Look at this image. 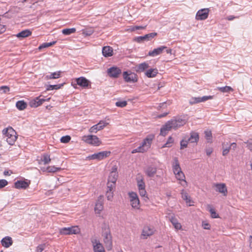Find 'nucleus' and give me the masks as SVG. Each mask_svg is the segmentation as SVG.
Listing matches in <instances>:
<instances>
[{"mask_svg": "<svg viewBox=\"0 0 252 252\" xmlns=\"http://www.w3.org/2000/svg\"><path fill=\"white\" fill-rule=\"evenodd\" d=\"M186 119L182 118H176L168 121L160 129V135L165 136L168 131L173 129H177L179 127L183 126L187 123Z\"/></svg>", "mask_w": 252, "mask_h": 252, "instance_id": "f257e3e1", "label": "nucleus"}, {"mask_svg": "<svg viewBox=\"0 0 252 252\" xmlns=\"http://www.w3.org/2000/svg\"><path fill=\"white\" fill-rule=\"evenodd\" d=\"M102 236L103 237V242L107 250H111L112 248V237L109 226L104 224L102 227Z\"/></svg>", "mask_w": 252, "mask_h": 252, "instance_id": "f03ea898", "label": "nucleus"}, {"mask_svg": "<svg viewBox=\"0 0 252 252\" xmlns=\"http://www.w3.org/2000/svg\"><path fill=\"white\" fill-rule=\"evenodd\" d=\"M153 134H150L142 142V144L135 149L132 151L131 153H144L147 151L151 147L153 140L154 138Z\"/></svg>", "mask_w": 252, "mask_h": 252, "instance_id": "7ed1b4c3", "label": "nucleus"}, {"mask_svg": "<svg viewBox=\"0 0 252 252\" xmlns=\"http://www.w3.org/2000/svg\"><path fill=\"white\" fill-rule=\"evenodd\" d=\"M2 133L7 137L6 141L10 145H14L16 141L17 136L16 131L11 127L4 129L2 130Z\"/></svg>", "mask_w": 252, "mask_h": 252, "instance_id": "20e7f679", "label": "nucleus"}, {"mask_svg": "<svg viewBox=\"0 0 252 252\" xmlns=\"http://www.w3.org/2000/svg\"><path fill=\"white\" fill-rule=\"evenodd\" d=\"M173 163L172 165L173 172L176 175V177L179 180L184 181L185 175L181 170L178 159L177 157H175L173 159Z\"/></svg>", "mask_w": 252, "mask_h": 252, "instance_id": "39448f33", "label": "nucleus"}, {"mask_svg": "<svg viewBox=\"0 0 252 252\" xmlns=\"http://www.w3.org/2000/svg\"><path fill=\"white\" fill-rule=\"evenodd\" d=\"M82 140L86 143L94 146H98L101 144V141L96 135H84L82 137Z\"/></svg>", "mask_w": 252, "mask_h": 252, "instance_id": "423d86ee", "label": "nucleus"}, {"mask_svg": "<svg viewBox=\"0 0 252 252\" xmlns=\"http://www.w3.org/2000/svg\"><path fill=\"white\" fill-rule=\"evenodd\" d=\"M123 76L125 81L127 83H135L138 81L137 75L130 71H124Z\"/></svg>", "mask_w": 252, "mask_h": 252, "instance_id": "0eeeda50", "label": "nucleus"}, {"mask_svg": "<svg viewBox=\"0 0 252 252\" xmlns=\"http://www.w3.org/2000/svg\"><path fill=\"white\" fill-rule=\"evenodd\" d=\"M80 229L78 226H74L69 227H63L60 229V233L62 235H70L79 233Z\"/></svg>", "mask_w": 252, "mask_h": 252, "instance_id": "6e6552de", "label": "nucleus"}, {"mask_svg": "<svg viewBox=\"0 0 252 252\" xmlns=\"http://www.w3.org/2000/svg\"><path fill=\"white\" fill-rule=\"evenodd\" d=\"M209 11V8H203L199 10L196 14L195 19L197 20L206 19L208 17Z\"/></svg>", "mask_w": 252, "mask_h": 252, "instance_id": "1a4fd4ad", "label": "nucleus"}, {"mask_svg": "<svg viewBox=\"0 0 252 252\" xmlns=\"http://www.w3.org/2000/svg\"><path fill=\"white\" fill-rule=\"evenodd\" d=\"M157 32H154L147 34L144 36H137L135 38V41L138 42H142L144 41H150L157 35Z\"/></svg>", "mask_w": 252, "mask_h": 252, "instance_id": "9d476101", "label": "nucleus"}, {"mask_svg": "<svg viewBox=\"0 0 252 252\" xmlns=\"http://www.w3.org/2000/svg\"><path fill=\"white\" fill-rule=\"evenodd\" d=\"M111 152L110 151H102L93 154L92 155L88 157V158L91 159H97L101 160L109 156Z\"/></svg>", "mask_w": 252, "mask_h": 252, "instance_id": "9b49d317", "label": "nucleus"}, {"mask_svg": "<svg viewBox=\"0 0 252 252\" xmlns=\"http://www.w3.org/2000/svg\"><path fill=\"white\" fill-rule=\"evenodd\" d=\"M213 97V96L212 95L203 96L202 97H193L189 100V103L190 105H193L201 102L206 101L209 99H211Z\"/></svg>", "mask_w": 252, "mask_h": 252, "instance_id": "f8f14e48", "label": "nucleus"}, {"mask_svg": "<svg viewBox=\"0 0 252 252\" xmlns=\"http://www.w3.org/2000/svg\"><path fill=\"white\" fill-rule=\"evenodd\" d=\"M108 123L104 121H100L98 124L92 126L89 132L91 133H96L97 131L102 129Z\"/></svg>", "mask_w": 252, "mask_h": 252, "instance_id": "ddd939ff", "label": "nucleus"}, {"mask_svg": "<svg viewBox=\"0 0 252 252\" xmlns=\"http://www.w3.org/2000/svg\"><path fill=\"white\" fill-rule=\"evenodd\" d=\"M154 230L153 228H151L148 226H145L143 227L142 234L141 235V238L146 239L154 234Z\"/></svg>", "mask_w": 252, "mask_h": 252, "instance_id": "4468645a", "label": "nucleus"}, {"mask_svg": "<svg viewBox=\"0 0 252 252\" xmlns=\"http://www.w3.org/2000/svg\"><path fill=\"white\" fill-rule=\"evenodd\" d=\"M107 72L110 77L118 78L121 73V70L117 67L113 66L108 69Z\"/></svg>", "mask_w": 252, "mask_h": 252, "instance_id": "2eb2a0df", "label": "nucleus"}, {"mask_svg": "<svg viewBox=\"0 0 252 252\" xmlns=\"http://www.w3.org/2000/svg\"><path fill=\"white\" fill-rule=\"evenodd\" d=\"M76 84L83 88L88 87L89 86H91L90 82L84 77H80L75 79Z\"/></svg>", "mask_w": 252, "mask_h": 252, "instance_id": "dca6fc26", "label": "nucleus"}, {"mask_svg": "<svg viewBox=\"0 0 252 252\" xmlns=\"http://www.w3.org/2000/svg\"><path fill=\"white\" fill-rule=\"evenodd\" d=\"M93 245V249L94 252H105L102 245L96 239L92 240Z\"/></svg>", "mask_w": 252, "mask_h": 252, "instance_id": "f3484780", "label": "nucleus"}, {"mask_svg": "<svg viewBox=\"0 0 252 252\" xmlns=\"http://www.w3.org/2000/svg\"><path fill=\"white\" fill-rule=\"evenodd\" d=\"M45 99L40 98V96L36 97L31 100L30 102V105L31 107L36 108L41 105Z\"/></svg>", "mask_w": 252, "mask_h": 252, "instance_id": "a211bd4d", "label": "nucleus"}, {"mask_svg": "<svg viewBox=\"0 0 252 252\" xmlns=\"http://www.w3.org/2000/svg\"><path fill=\"white\" fill-rule=\"evenodd\" d=\"M216 187V191L222 193L224 196H226L227 193V189L226 186L224 183H219L215 184Z\"/></svg>", "mask_w": 252, "mask_h": 252, "instance_id": "6ab92c4d", "label": "nucleus"}, {"mask_svg": "<svg viewBox=\"0 0 252 252\" xmlns=\"http://www.w3.org/2000/svg\"><path fill=\"white\" fill-rule=\"evenodd\" d=\"M103 196H99L98 198V200L95 204L94 207V211L96 213L100 214V212L103 209Z\"/></svg>", "mask_w": 252, "mask_h": 252, "instance_id": "aec40b11", "label": "nucleus"}, {"mask_svg": "<svg viewBox=\"0 0 252 252\" xmlns=\"http://www.w3.org/2000/svg\"><path fill=\"white\" fill-rule=\"evenodd\" d=\"M167 47L164 46H161L157 48L154 49L153 51H151L148 53V55L152 57H155L162 54L164 49H166Z\"/></svg>", "mask_w": 252, "mask_h": 252, "instance_id": "412c9836", "label": "nucleus"}, {"mask_svg": "<svg viewBox=\"0 0 252 252\" xmlns=\"http://www.w3.org/2000/svg\"><path fill=\"white\" fill-rule=\"evenodd\" d=\"M157 167L152 166H148L144 169V172L146 175L150 178L153 177L157 173Z\"/></svg>", "mask_w": 252, "mask_h": 252, "instance_id": "4be33fe9", "label": "nucleus"}, {"mask_svg": "<svg viewBox=\"0 0 252 252\" xmlns=\"http://www.w3.org/2000/svg\"><path fill=\"white\" fill-rule=\"evenodd\" d=\"M30 185V183H28L25 181H17L14 183V187L17 189H26Z\"/></svg>", "mask_w": 252, "mask_h": 252, "instance_id": "5701e85b", "label": "nucleus"}, {"mask_svg": "<svg viewBox=\"0 0 252 252\" xmlns=\"http://www.w3.org/2000/svg\"><path fill=\"white\" fill-rule=\"evenodd\" d=\"M149 67V64L145 62L137 64L135 66V71L137 72H142L148 69Z\"/></svg>", "mask_w": 252, "mask_h": 252, "instance_id": "b1692460", "label": "nucleus"}, {"mask_svg": "<svg viewBox=\"0 0 252 252\" xmlns=\"http://www.w3.org/2000/svg\"><path fill=\"white\" fill-rule=\"evenodd\" d=\"M1 243L2 246L7 248L12 245L13 241L10 237L6 236L1 240Z\"/></svg>", "mask_w": 252, "mask_h": 252, "instance_id": "393cba45", "label": "nucleus"}, {"mask_svg": "<svg viewBox=\"0 0 252 252\" xmlns=\"http://www.w3.org/2000/svg\"><path fill=\"white\" fill-rule=\"evenodd\" d=\"M113 50L110 46H105L102 48V53L105 57H111L113 55Z\"/></svg>", "mask_w": 252, "mask_h": 252, "instance_id": "a878e982", "label": "nucleus"}, {"mask_svg": "<svg viewBox=\"0 0 252 252\" xmlns=\"http://www.w3.org/2000/svg\"><path fill=\"white\" fill-rule=\"evenodd\" d=\"M158 73V70L156 68H150L145 72V74L148 78H153L155 77Z\"/></svg>", "mask_w": 252, "mask_h": 252, "instance_id": "bb28decb", "label": "nucleus"}, {"mask_svg": "<svg viewBox=\"0 0 252 252\" xmlns=\"http://www.w3.org/2000/svg\"><path fill=\"white\" fill-rule=\"evenodd\" d=\"M187 138L189 142L196 143L199 140V135L197 132H192L190 133V136Z\"/></svg>", "mask_w": 252, "mask_h": 252, "instance_id": "cd10ccee", "label": "nucleus"}, {"mask_svg": "<svg viewBox=\"0 0 252 252\" xmlns=\"http://www.w3.org/2000/svg\"><path fill=\"white\" fill-rule=\"evenodd\" d=\"M32 34V32L29 30H24L16 34L18 38H25L29 36Z\"/></svg>", "mask_w": 252, "mask_h": 252, "instance_id": "c85d7f7f", "label": "nucleus"}, {"mask_svg": "<svg viewBox=\"0 0 252 252\" xmlns=\"http://www.w3.org/2000/svg\"><path fill=\"white\" fill-rule=\"evenodd\" d=\"M61 73L62 72L60 71L52 73L50 75H46L45 78L47 80L59 78L61 77Z\"/></svg>", "mask_w": 252, "mask_h": 252, "instance_id": "c756f323", "label": "nucleus"}, {"mask_svg": "<svg viewBox=\"0 0 252 252\" xmlns=\"http://www.w3.org/2000/svg\"><path fill=\"white\" fill-rule=\"evenodd\" d=\"M17 108L19 110H23L27 107V104L24 100L18 101L16 103Z\"/></svg>", "mask_w": 252, "mask_h": 252, "instance_id": "7c9ffc66", "label": "nucleus"}, {"mask_svg": "<svg viewBox=\"0 0 252 252\" xmlns=\"http://www.w3.org/2000/svg\"><path fill=\"white\" fill-rule=\"evenodd\" d=\"M117 173L116 171H112L110 172V175L108 177V182H113L114 183H116V182L117 179Z\"/></svg>", "mask_w": 252, "mask_h": 252, "instance_id": "2f4dec72", "label": "nucleus"}, {"mask_svg": "<svg viewBox=\"0 0 252 252\" xmlns=\"http://www.w3.org/2000/svg\"><path fill=\"white\" fill-rule=\"evenodd\" d=\"M171 222L177 230H180L182 228V225L178 222L177 220L174 217H171L170 219Z\"/></svg>", "mask_w": 252, "mask_h": 252, "instance_id": "473e14b6", "label": "nucleus"}, {"mask_svg": "<svg viewBox=\"0 0 252 252\" xmlns=\"http://www.w3.org/2000/svg\"><path fill=\"white\" fill-rule=\"evenodd\" d=\"M207 208L211 213V216L212 218H219V215L217 214L216 212L215 211V210L212 208L211 206L210 205H208Z\"/></svg>", "mask_w": 252, "mask_h": 252, "instance_id": "72a5a7b5", "label": "nucleus"}, {"mask_svg": "<svg viewBox=\"0 0 252 252\" xmlns=\"http://www.w3.org/2000/svg\"><path fill=\"white\" fill-rule=\"evenodd\" d=\"M137 183L138 190L145 189V184L144 182L143 178H137Z\"/></svg>", "mask_w": 252, "mask_h": 252, "instance_id": "f704fd0d", "label": "nucleus"}, {"mask_svg": "<svg viewBox=\"0 0 252 252\" xmlns=\"http://www.w3.org/2000/svg\"><path fill=\"white\" fill-rule=\"evenodd\" d=\"M217 89L222 93H228L233 91V89L231 87L227 86L222 87H218Z\"/></svg>", "mask_w": 252, "mask_h": 252, "instance_id": "c9c22d12", "label": "nucleus"}, {"mask_svg": "<svg viewBox=\"0 0 252 252\" xmlns=\"http://www.w3.org/2000/svg\"><path fill=\"white\" fill-rule=\"evenodd\" d=\"M56 42H57V41H54L53 42H49V43H44L42 44L41 45H40L38 47V49L39 50H41L43 48H47V47L52 46V45L55 44L56 43Z\"/></svg>", "mask_w": 252, "mask_h": 252, "instance_id": "e433bc0d", "label": "nucleus"}, {"mask_svg": "<svg viewBox=\"0 0 252 252\" xmlns=\"http://www.w3.org/2000/svg\"><path fill=\"white\" fill-rule=\"evenodd\" d=\"M63 83L59 85H50L47 86L46 90L47 91L58 90L63 86Z\"/></svg>", "mask_w": 252, "mask_h": 252, "instance_id": "4c0bfd02", "label": "nucleus"}, {"mask_svg": "<svg viewBox=\"0 0 252 252\" xmlns=\"http://www.w3.org/2000/svg\"><path fill=\"white\" fill-rule=\"evenodd\" d=\"M76 31V29L74 28L70 29H65L63 30L62 33L64 35H70L75 32Z\"/></svg>", "mask_w": 252, "mask_h": 252, "instance_id": "58836bf2", "label": "nucleus"}, {"mask_svg": "<svg viewBox=\"0 0 252 252\" xmlns=\"http://www.w3.org/2000/svg\"><path fill=\"white\" fill-rule=\"evenodd\" d=\"M116 187V183H114L113 182H107V190L110 191H113L115 190Z\"/></svg>", "mask_w": 252, "mask_h": 252, "instance_id": "ea45409f", "label": "nucleus"}, {"mask_svg": "<svg viewBox=\"0 0 252 252\" xmlns=\"http://www.w3.org/2000/svg\"><path fill=\"white\" fill-rule=\"evenodd\" d=\"M61 170V167H57L55 166H50L47 167V171L48 172L54 173L59 171Z\"/></svg>", "mask_w": 252, "mask_h": 252, "instance_id": "a19ab883", "label": "nucleus"}, {"mask_svg": "<svg viewBox=\"0 0 252 252\" xmlns=\"http://www.w3.org/2000/svg\"><path fill=\"white\" fill-rule=\"evenodd\" d=\"M173 142L174 139L171 136H169L166 142L161 147V148H163L164 147H171L172 146V144Z\"/></svg>", "mask_w": 252, "mask_h": 252, "instance_id": "79ce46f5", "label": "nucleus"}, {"mask_svg": "<svg viewBox=\"0 0 252 252\" xmlns=\"http://www.w3.org/2000/svg\"><path fill=\"white\" fill-rule=\"evenodd\" d=\"M43 158L41 159L42 161H43L44 164H47L51 161V158L50 156L47 154H44L42 155Z\"/></svg>", "mask_w": 252, "mask_h": 252, "instance_id": "37998d69", "label": "nucleus"}, {"mask_svg": "<svg viewBox=\"0 0 252 252\" xmlns=\"http://www.w3.org/2000/svg\"><path fill=\"white\" fill-rule=\"evenodd\" d=\"M189 142L187 137H185L180 141V149H183L185 148H187Z\"/></svg>", "mask_w": 252, "mask_h": 252, "instance_id": "c03bdc74", "label": "nucleus"}, {"mask_svg": "<svg viewBox=\"0 0 252 252\" xmlns=\"http://www.w3.org/2000/svg\"><path fill=\"white\" fill-rule=\"evenodd\" d=\"M130 203H131V205L133 208H135V209L139 208L140 201H139V198L135 199L133 201H130Z\"/></svg>", "mask_w": 252, "mask_h": 252, "instance_id": "a18cd8bd", "label": "nucleus"}, {"mask_svg": "<svg viewBox=\"0 0 252 252\" xmlns=\"http://www.w3.org/2000/svg\"><path fill=\"white\" fill-rule=\"evenodd\" d=\"M139 194L140 195L144 197V199L145 200V201H147V200L149 199L148 197H147V196L146 195L147 194V192L145 190V189H139Z\"/></svg>", "mask_w": 252, "mask_h": 252, "instance_id": "49530a36", "label": "nucleus"}, {"mask_svg": "<svg viewBox=\"0 0 252 252\" xmlns=\"http://www.w3.org/2000/svg\"><path fill=\"white\" fill-rule=\"evenodd\" d=\"M71 137L69 135L63 136L61 138V142L63 143H67L69 142Z\"/></svg>", "mask_w": 252, "mask_h": 252, "instance_id": "de8ad7c7", "label": "nucleus"}, {"mask_svg": "<svg viewBox=\"0 0 252 252\" xmlns=\"http://www.w3.org/2000/svg\"><path fill=\"white\" fill-rule=\"evenodd\" d=\"M225 143H223L222 144V155L223 156H226L229 152V150L227 149V147H225Z\"/></svg>", "mask_w": 252, "mask_h": 252, "instance_id": "09e8293b", "label": "nucleus"}, {"mask_svg": "<svg viewBox=\"0 0 252 252\" xmlns=\"http://www.w3.org/2000/svg\"><path fill=\"white\" fill-rule=\"evenodd\" d=\"M116 105L119 107H124L127 105L126 101H119L116 102Z\"/></svg>", "mask_w": 252, "mask_h": 252, "instance_id": "8fccbe9b", "label": "nucleus"}, {"mask_svg": "<svg viewBox=\"0 0 252 252\" xmlns=\"http://www.w3.org/2000/svg\"><path fill=\"white\" fill-rule=\"evenodd\" d=\"M128 195L130 198V201L138 198L137 194L134 192H129Z\"/></svg>", "mask_w": 252, "mask_h": 252, "instance_id": "3c124183", "label": "nucleus"}, {"mask_svg": "<svg viewBox=\"0 0 252 252\" xmlns=\"http://www.w3.org/2000/svg\"><path fill=\"white\" fill-rule=\"evenodd\" d=\"M10 90L9 88L7 86H2L0 87V91L2 92V93L5 94L8 92Z\"/></svg>", "mask_w": 252, "mask_h": 252, "instance_id": "603ef678", "label": "nucleus"}, {"mask_svg": "<svg viewBox=\"0 0 252 252\" xmlns=\"http://www.w3.org/2000/svg\"><path fill=\"white\" fill-rule=\"evenodd\" d=\"M106 196L108 200H111L113 197V191L106 190Z\"/></svg>", "mask_w": 252, "mask_h": 252, "instance_id": "864d4df0", "label": "nucleus"}, {"mask_svg": "<svg viewBox=\"0 0 252 252\" xmlns=\"http://www.w3.org/2000/svg\"><path fill=\"white\" fill-rule=\"evenodd\" d=\"M8 184V182L5 179L0 180V189L4 188Z\"/></svg>", "mask_w": 252, "mask_h": 252, "instance_id": "5fc2aeb1", "label": "nucleus"}, {"mask_svg": "<svg viewBox=\"0 0 252 252\" xmlns=\"http://www.w3.org/2000/svg\"><path fill=\"white\" fill-rule=\"evenodd\" d=\"M45 244H42L39 245L36 248V252H42L43 250L45 249Z\"/></svg>", "mask_w": 252, "mask_h": 252, "instance_id": "6e6d98bb", "label": "nucleus"}, {"mask_svg": "<svg viewBox=\"0 0 252 252\" xmlns=\"http://www.w3.org/2000/svg\"><path fill=\"white\" fill-rule=\"evenodd\" d=\"M227 146H229V148H230V149L235 151L237 147V144L236 143L234 142L230 144H228V143H227Z\"/></svg>", "mask_w": 252, "mask_h": 252, "instance_id": "4d7b16f0", "label": "nucleus"}, {"mask_svg": "<svg viewBox=\"0 0 252 252\" xmlns=\"http://www.w3.org/2000/svg\"><path fill=\"white\" fill-rule=\"evenodd\" d=\"M205 137L207 140H210L212 138V132L211 131H205Z\"/></svg>", "mask_w": 252, "mask_h": 252, "instance_id": "13d9d810", "label": "nucleus"}, {"mask_svg": "<svg viewBox=\"0 0 252 252\" xmlns=\"http://www.w3.org/2000/svg\"><path fill=\"white\" fill-rule=\"evenodd\" d=\"M202 226L205 229H210V225L209 223L206 222L205 221L202 222Z\"/></svg>", "mask_w": 252, "mask_h": 252, "instance_id": "bf43d9fd", "label": "nucleus"}, {"mask_svg": "<svg viewBox=\"0 0 252 252\" xmlns=\"http://www.w3.org/2000/svg\"><path fill=\"white\" fill-rule=\"evenodd\" d=\"M247 147L252 152V139L248 141Z\"/></svg>", "mask_w": 252, "mask_h": 252, "instance_id": "052dcab7", "label": "nucleus"}, {"mask_svg": "<svg viewBox=\"0 0 252 252\" xmlns=\"http://www.w3.org/2000/svg\"><path fill=\"white\" fill-rule=\"evenodd\" d=\"M182 197L184 200H187L188 197H189L188 193L184 191V190L182 191Z\"/></svg>", "mask_w": 252, "mask_h": 252, "instance_id": "680f3d73", "label": "nucleus"}, {"mask_svg": "<svg viewBox=\"0 0 252 252\" xmlns=\"http://www.w3.org/2000/svg\"><path fill=\"white\" fill-rule=\"evenodd\" d=\"M6 31L5 26L0 24V34L3 33Z\"/></svg>", "mask_w": 252, "mask_h": 252, "instance_id": "e2e57ef3", "label": "nucleus"}, {"mask_svg": "<svg viewBox=\"0 0 252 252\" xmlns=\"http://www.w3.org/2000/svg\"><path fill=\"white\" fill-rule=\"evenodd\" d=\"M213 149L212 148H209L206 150V153L207 156H210L213 152Z\"/></svg>", "mask_w": 252, "mask_h": 252, "instance_id": "0e129e2a", "label": "nucleus"}, {"mask_svg": "<svg viewBox=\"0 0 252 252\" xmlns=\"http://www.w3.org/2000/svg\"><path fill=\"white\" fill-rule=\"evenodd\" d=\"M146 26H135V29H136V30H143V29H145L146 28Z\"/></svg>", "mask_w": 252, "mask_h": 252, "instance_id": "69168bd1", "label": "nucleus"}, {"mask_svg": "<svg viewBox=\"0 0 252 252\" xmlns=\"http://www.w3.org/2000/svg\"><path fill=\"white\" fill-rule=\"evenodd\" d=\"M186 202L187 204H189V206H191V204H190V203L191 202V200H190V197L189 196L188 197V200H186Z\"/></svg>", "mask_w": 252, "mask_h": 252, "instance_id": "338daca9", "label": "nucleus"}, {"mask_svg": "<svg viewBox=\"0 0 252 252\" xmlns=\"http://www.w3.org/2000/svg\"><path fill=\"white\" fill-rule=\"evenodd\" d=\"M249 241H250V247L252 249V236H250L249 237Z\"/></svg>", "mask_w": 252, "mask_h": 252, "instance_id": "774afa93", "label": "nucleus"}]
</instances>
